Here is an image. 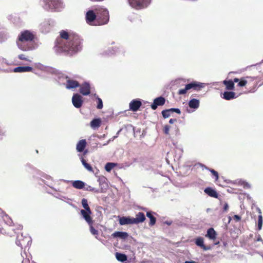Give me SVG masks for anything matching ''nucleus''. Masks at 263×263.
Segmentation results:
<instances>
[{
    "mask_svg": "<svg viewBox=\"0 0 263 263\" xmlns=\"http://www.w3.org/2000/svg\"><path fill=\"white\" fill-rule=\"evenodd\" d=\"M82 41L77 34L62 30L60 32V37L55 41V46L61 52L72 55L82 50Z\"/></svg>",
    "mask_w": 263,
    "mask_h": 263,
    "instance_id": "obj_1",
    "label": "nucleus"
},
{
    "mask_svg": "<svg viewBox=\"0 0 263 263\" xmlns=\"http://www.w3.org/2000/svg\"><path fill=\"white\" fill-rule=\"evenodd\" d=\"M35 35L31 31L26 30L21 31L17 36L16 43L17 47L22 51L32 50L35 48Z\"/></svg>",
    "mask_w": 263,
    "mask_h": 263,
    "instance_id": "obj_2",
    "label": "nucleus"
},
{
    "mask_svg": "<svg viewBox=\"0 0 263 263\" xmlns=\"http://www.w3.org/2000/svg\"><path fill=\"white\" fill-rule=\"evenodd\" d=\"M261 80L260 76L254 77L246 76L239 78V83L237 84V87L241 88L246 87L247 85L249 86V92H254L256 90L258 85V83Z\"/></svg>",
    "mask_w": 263,
    "mask_h": 263,
    "instance_id": "obj_3",
    "label": "nucleus"
},
{
    "mask_svg": "<svg viewBox=\"0 0 263 263\" xmlns=\"http://www.w3.org/2000/svg\"><path fill=\"white\" fill-rule=\"evenodd\" d=\"M97 13V23L98 25L106 24L109 20V15L108 10L102 6L95 8Z\"/></svg>",
    "mask_w": 263,
    "mask_h": 263,
    "instance_id": "obj_4",
    "label": "nucleus"
},
{
    "mask_svg": "<svg viewBox=\"0 0 263 263\" xmlns=\"http://www.w3.org/2000/svg\"><path fill=\"white\" fill-rule=\"evenodd\" d=\"M204 87V84L198 82L194 81L185 85L183 89H180L178 92V94L180 95H185L187 91L193 89L194 90L199 91Z\"/></svg>",
    "mask_w": 263,
    "mask_h": 263,
    "instance_id": "obj_5",
    "label": "nucleus"
},
{
    "mask_svg": "<svg viewBox=\"0 0 263 263\" xmlns=\"http://www.w3.org/2000/svg\"><path fill=\"white\" fill-rule=\"evenodd\" d=\"M45 6L52 11H60L63 8L62 0H44Z\"/></svg>",
    "mask_w": 263,
    "mask_h": 263,
    "instance_id": "obj_6",
    "label": "nucleus"
},
{
    "mask_svg": "<svg viewBox=\"0 0 263 263\" xmlns=\"http://www.w3.org/2000/svg\"><path fill=\"white\" fill-rule=\"evenodd\" d=\"M151 2V0H128L129 5L137 10L146 8Z\"/></svg>",
    "mask_w": 263,
    "mask_h": 263,
    "instance_id": "obj_7",
    "label": "nucleus"
},
{
    "mask_svg": "<svg viewBox=\"0 0 263 263\" xmlns=\"http://www.w3.org/2000/svg\"><path fill=\"white\" fill-rule=\"evenodd\" d=\"M239 78H235L233 80H225L223 81V84L226 87V89L228 90H233L235 89L234 83H239Z\"/></svg>",
    "mask_w": 263,
    "mask_h": 263,
    "instance_id": "obj_8",
    "label": "nucleus"
},
{
    "mask_svg": "<svg viewBox=\"0 0 263 263\" xmlns=\"http://www.w3.org/2000/svg\"><path fill=\"white\" fill-rule=\"evenodd\" d=\"M83 100L81 96L78 93H75L72 98V103L73 106L77 108H80L83 104Z\"/></svg>",
    "mask_w": 263,
    "mask_h": 263,
    "instance_id": "obj_9",
    "label": "nucleus"
},
{
    "mask_svg": "<svg viewBox=\"0 0 263 263\" xmlns=\"http://www.w3.org/2000/svg\"><path fill=\"white\" fill-rule=\"evenodd\" d=\"M86 21L88 24H91L93 21L97 22V13L93 10H88L85 16Z\"/></svg>",
    "mask_w": 263,
    "mask_h": 263,
    "instance_id": "obj_10",
    "label": "nucleus"
},
{
    "mask_svg": "<svg viewBox=\"0 0 263 263\" xmlns=\"http://www.w3.org/2000/svg\"><path fill=\"white\" fill-rule=\"evenodd\" d=\"M165 100L162 97H159L154 99L153 103L151 104V108L156 110L158 106H162L165 104Z\"/></svg>",
    "mask_w": 263,
    "mask_h": 263,
    "instance_id": "obj_11",
    "label": "nucleus"
},
{
    "mask_svg": "<svg viewBox=\"0 0 263 263\" xmlns=\"http://www.w3.org/2000/svg\"><path fill=\"white\" fill-rule=\"evenodd\" d=\"M141 105L142 103L139 100L134 99L130 102L129 106L130 110L137 111Z\"/></svg>",
    "mask_w": 263,
    "mask_h": 263,
    "instance_id": "obj_12",
    "label": "nucleus"
},
{
    "mask_svg": "<svg viewBox=\"0 0 263 263\" xmlns=\"http://www.w3.org/2000/svg\"><path fill=\"white\" fill-rule=\"evenodd\" d=\"M81 214L82 215L84 219L88 223V224H93V221L90 215L92 214L91 211H89V212L84 210H81L80 211Z\"/></svg>",
    "mask_w": 263,
    "mask_h": 263,
    "instance_id": "obj_13",
    "label": "nucleus"
},
{
    "mask_svg": "<svg viewBox=\"0 0 263 263\" xmlns=\"http://www.w3.org/2000/svg\"><path fill=\"white\" fill-rule=\"evenodd\" d=\"M80 92L84 96H87L90 93V86L89 83H84L80 86Z\"/></svg>",
    "mask_w": 263,
    "mask_h": 263,
    "instance_id": "obj_14",
    "label": "nucleus"
},
{
    "mask_svg": "<svg viewBox=\"0 0 263 263\" xmlns=\"http://www.w3.org/2000/svg\"><path fill=\"white\" fill-rule=\"evenodd\" d=\"M80 86L79 83L76 80H71L68 79L66 81V87L67 89H73L76 88Z\"/></svg>",
    "mask_w": 263,
    "mask_h": 263,
    "instance_id": "obj_15",
    "label": "nucleus"
},
{
    "mask_svg": "<svg viewBox=\"0 0 263 263\" xmlns=\"http://www.w3.org/2000/svg\"><path fill=\"white\" fill-rule=\"evenodd\" d=\"M145 216L143 213L139 212L136 214V218H133L134 224L142 223L145 220Z\"/></svg>",
    "mask_w": 263,
    "mask_h": 263,
    "instance_id": "obj_16",
    "label": "nucleus"
},
{
    "mask_svg": "<svg viewBox=\"0 0 263 263\" xmlns=\"http://www.w3.org/2000/svg\"><path fill=\"white\" fill-rule=\"evenodd\" d=\"M87 145L85 139L80 140L77 144L76 149L78 152H82L84 151Z\"/></svg>",
    "mask_w": 263,
    "mask_h": 263,
    "instance_id": "obj_17",
    "label": "nucleus"
},
{
    "mask_svg": "<svg viewBox=\"0 0 263 263\" xmlns=\"http://www.w3.org/2000/svg\"><path fill=\"white\" fill-rule=\"evenodd\" d=\"M204 192L205 194L211 197L215 198H217L218 197V194L216 191L211 187H208L205 188L204 190Z\"/></svg>",
    "mask_w": 263,
    "mask_h": 263,
    "instance_id": "obj_18",
    "label": "nucleus"
},
{
    "mask_svg": "<svg viewBox=\"0 0 263 263\" xmlns=\"http://www.w3.org/2000/svg\"><path fill=\"white\" fill-rule=\"evenodd\" d=\"M33 70L32 67L30 66H19L15 67L13 69V71L14 72H30Z\"/></svg>",
    "mask_w": 263,
    "mask_h": 263,
    "instance_id": "obj_19",
    "label": "nucleus"
},
{
    "mask_svg": "<svg viewBox=\"0 0 263 263\" xmlns=\"http://www.w3.org/2000/svg\"><path fill=\"white\" fill-rule=\"evenodd\" d=\"M236 98V93L231 90L224 91L223 93L222 98L226 100H231Z\"/></svg>",
    "mask_w": 263,
    "mask_h": 263,
    "instance_id": "obj_20",
    "label": "nucleus"
},
{
    "mask_svg": "<svg viewBox=\"0 0 263 263\" xmlns=\"http://www.w3.org/2000/svg\"><path fill=\"white\" fill-rule=\"evenodd\" d=\"M119 223L120 225L134 224L133 218L129 217H122L119 219Z\"/></svg>",
    "mask_w": 263,
    "mask_h": 263,
    "instance_id": "obj_21",
    "label": "nucleus"
},
{
    "mask_svg": "<svg viewBox=\"0 0 263 263\" xmlns=\"http://www.w3.org/2000/svg\"><path fill=\"white\" fill-rule=\"evenodd\" d=\"M154 215H156V213L152 211H148L146 213V216L150 219L149 222V226H153L156 224V218Z\"/></svg>",
    "mask_w": 263,
    "mask_h": 263,
    "instance_id": "obj_22",
    "label": "nucleus"
},
{
    "mask_svg": "<svg viewBox=\"0 0 263 263\" xmlns=\"http://www.w3.org/2000/svg\"><path fill=\"white\" fill-rule=\"evenodd\" d=\"M217 233L213 228L209 229L207 231V233L205 237L209 238L210 239L215 240L216 238Z\"/></svg>",
    "mask_w": 263,
    "mask_h": 263,
    "instance_id": "obj_23",
    "label": "nucleus"
},
{
    "mask_svg": "<svg viewBox=\"0 0 263 263\" xmlns=\"http://www.w3.org/2000/svg\"><path fill=\"white\" fill-rule=\"evenodd\" d=\"M195 242L197 246L201 247L204 250H208L210 249L209 247H207L204 245V239L202 237H197L195 239Z\"/></svg>",
    "mask_w": 263,
    "mask_h": 263,
    "instance_id": "obj_24",
    "label": "nucleus"
},
{
    "mask_svg": "<svg viewBox=\"0 0 263 263\" xmlns=\"http://www.w3.org/2000/svg\"><path fill=\"white\" fill-rule=\"evenodd\" d=\"M111 236L114 238L119 237L121 239H125L127 238L128 235L127 232H115L111 234Z\"/></svg>",
    "mask_w": 263,
    "mask_h": 263,
    "instance_id": "obj_25",
    "label": "nucleus"
},
{
    "mask_svg": "<svg viewBox=\"0 0 263 263\" xmlns=\"http://www.w3.org/2000/svg\"><path fill=\"white\" fill-rule=\"evenodd\" d=\"M72 185L77 189H82L85 187V183L81 180H76L72 182Z\"/></svg>",
    "mask_w": 263,
    "mask_h": 263,
    "instance_id": "obj_26",
    "label": "nucleus"
},
{
    "mask_svg": "<svg viewBox=\"0 0 263 263\" xmlns=\"http://www.w3.org/2000/svg\"><path fill=\"white\" fill-rule=\"evenodd\" d=\"M199 101L196 99H191L189 102V106L191 108L197 109L199 106Z\"/></svg>",
    "mask_w": 263,
    "mask_h": 263,
    "instance_id": "obj_27",
    "label": "nucleus"
},
{
    "mask_svg": "<svg viewBox=\"0 0 263 263\" xmlns=\"http://www.w3.org/2000/svg\"><path fill=\"white\" fill-rule=\"evenodd\" d=\"M90 126L93 129L99 128L101 125V120L100 118L95 119L90 122Z\"/></svg>",
    "mask_w": 263,
    "mask_h": 263,
    "instance_id": "obj_28",
    "label": "nucleus"
},
{
    "mask_svg": "<svg viewBox=\"0 0 263 263\" xmlns=\"http://www.w3.org/2000/svg\"><path fill=\"white\" fill-rule=\"evenodd\" d=\"M116 257L118 260L121 262H124L127 260V256L120 253H116Z\"/></svg>",
    "mask_w": 263,
    "mask_h": 263,
    "instance_id": "obj_29",
    "label": "nucleus"
},
{
    "mask_svg": "<svg viewBox=\"0 0 263 263\" xmlns=\"http://www.w3.org/2000/svg\"><path fill=\"white\" fill-rule=\"evenodd\" d=\"M258 213L259 215L258 217V230H260L261 229L262 226V216L261 215V210L259 209H258Z\"/></svg>",
    "mask_w": 263,
    "mask_h": 263,
    "instance_id": "obj_30",
    "label": "nucleus"
},
{
    "mask_svg": "<svg viewBox=\"0 0 263 263\" xmlns=\"http://www.w3.org/2000/svg\"><path fill=\"white\" fill-rule=\"evenodd\" d=\"M81 203H82V206L84 209V210L87 211L89 212V211H91L90 208L88 205L87 200L86 199H85V198L82 199Z\"/></svg>",
    "mask_w": 263,
    "mask_h": 263,
    "instance_id": "obj_31",
    "label": "nucleus"
},
{
    "mask_svg": "<svg viewBox=\"0 0 263 263\" xmlns=\"http://www.w3.org/2000/svg\"><path fill=\"white\" fill-rule=\"evenodd\" d=\"M81 162L83 164V165H84V166L90 172H92L93 171V169H92V167H91V166L88 164V163L86 162V161H85V160H84L83 159V158H81Z\"/></svg>",
    "mask_w": 263,
    "mask_h": 263,
    "instance_id": "obj_32",
    "label": "nucleus"
},
{
    "mask_svg": "<svg viewBox=\"0 0 263 263\" xmlns=\"http://www.w3.org/2000/svg\"><path fill=\"white\" fill-rule=\"evenodd\" d=\"M206 170H208L209 171H210L212 173V174L213 175V176L215 178V181H218V180L219 179V175H218V172L217 171H215L213 169H211V168H206Z\"/></svg>",
    "mask_w": 263,
    "mask_h": 263,
    "instance_id": "obj_33",
    "label": "nucleus"
},
{
    "mask_svg": "<svg viewBox=\"0 0 263 263\" xmlns=\"http://www.w3.org/2000/svg\"><path fill=\"white\" fill-rule=\"evenodd\" d=\"M116 165L115 163L108 162L106 163L105 166V170L107 172H110Z\"/></svg>",
    "mask_w": 263,
    "mask_h": 263,
    "instance_id": "obj_34",
    "label": "nucleus"
},
{
    "mask_svg": "<svg viewBox=\"0 0 263 263\" xmlns=\"http://www.w3.org/2000/svg\"><path fill=\"white\" fill-rule=\"evenodd\" d=\"M96 99L97 101V108L99 109H101L103 108V102L102 99L99 98L98 96L96 97Z\"/></svg>",
    "mask_w": 263,
    "mask_h": 263,
    "instance_id": "obj_35",
    "label": "nucleus"
},
{
    "mask_svg": "<svg viewBox=\"0 0 263 263\" xmlns=\"http://www.w3.org/2000/svg\"><path fill=\"white\" fill-rule=\"evenodd\" d=\"M171 112V111L169 110V109H165V110H162L161 113H162L163 117L165 119V118H168L170 116Z\"/></svg>",
    "mask_w": 263,
    "mask_h": 263,
    "instance_id": "obj_36",
    "label": "nucleus"
},
{
    "mask_svg": "<svg viewBox=\"0 0 263 263\" xmlns=\"http://www.w3.org/2000/svg\"><path fill=\"white\" fill-rule=\"evenodd\" d=\"M85 190L86 191H91V192H94V193H99V192L98 189H97L96 188H95V187H92L91 186H90V185L87 186L85 188Z\"/></svg>",
    "mask_w": 263,
    "mask_h": 263,
    "instance_id": "obj_37",
    "label": "nucleus"
},
{
    "mask_svg": "<svg viewBox=\"0 0 263 263\" xmlns=\"http://www.w3.org/2000/svg\"><path fill=\"white\" fill-rule=\"evenodd\" d=\"M92 224H89L91 233L93 235H98V231L95 229V228L92 226Z\"/></svg>",
    "mask_w": 263,
    "mask_h": 263,
    "instance_id": "obj_38",
    "label": "nucleus"
},
{
    "mask_svg": "<svg viewBox=\"0 0 263 263\" xmlns=\"http://www.w3.org/2000/svg\"><path fill=\"white\" fill-rule=\"evenodd\" d=\"M170 129V126L168 125H165L163 128V132L164 133V134L166 135H168Z\"/></svg>",
    "mask_w": 263,
    "mask_h": 263,
    "instance_id": "obj_39",
    "label": "nucleus"
},
{
    "mask_svg": "<svg viewBox=\"0 0 263 263\" xmlns=\"http://www.w3.org/2000/svg\"><path fill=\"white\" fill-rule=\"evenodd\" d=\"M18 58L21 60H24V61H29L28 59L25 57V55L24 54H21L18 55Z\"/></svg>",
    "mask_w": 263,
    "mask_h": 263,
    "instance_id": "obj_40",
    "label": "nucleus"
},
{
    "mask_svg": "<svg viewBox=\"0 0 263 263\" xmlns=\"http://www.w3.org/2000/svg\"><path fill=\"white\" fill-rule=\"evenodd\" d=\"M169 110L171 111V112H176L177 114H181V111L178 108H170L169 109Z\"/></svg>",
    "mask_w": 263,
    "mask_h": 263,
    "instance_id": "obj_41",
    "label": "nucleus"
},
{
    "mask_svg": "<svg viewBox=\"0 0 263 263\" xmlns=\"http://www.w3.org/2000/svg\"><path fill=\"white\" fill-rule=\"evenodd\" d=\"M5 136V132L0 127V140H2L3 137Z\"/></svg>",
    "mask_w": 263,
    "mask_h": 263,
    "instance_id": "obj_42",
    "label": "nucleus"
},
{
    "mask_svg": "<svg viewBox=\"0 0 263 263\" xmlns=\"http://www.w3.org/2000/svg\"><path fill=\"white\" fill-rule=\"evenodd\" d=\"M228 208H229V205H228V203H226L223 206V211H224V212L227 211V210H228Z\"/></svg>",
    "mask_w": 263,
    "mask_h": 263,
    "instance_id": "obj_43",
    "label": "nucleus"
},
{
    "mask_svg": "<svg viewBox=\"0 0 263 263\" xmlns=\"http://www.w3.org/2000/svg\"><path fill=\"white\" fill-rule=\"evenodd\" d=\"M234 219L236 221H239L240 220V217L238 215H235L234 216Z\"/></svg>",
    "mask_w": 263,
    "mask_h": 263,
    "instance_id": "obj_44",
    "label": "nucleus"
},
{
    "mask_svg": "<svg viewBox=\"0 0 263 263\" xmlns=\"http://www.w3.org/2000/svg\"><path fill=\"white\" fill-rule=\"evenodd\" d=\"M177 121V119H171L169 121V123L170 124H173L174 123Z\"/></svg>",
    "mask_w": 263,
    "mask_h": 263,
    "instance_id": "obj_45",
    "label": "nucleus"
},
{
    "mask_svg": "<svg viewBox=\"0 0 263 263\" xmlns=\"http://www.w3.org/2000/svg\"><path fill=\"white\" fill-rule=\"evenodd\" d=\"M22 263H35V262H30L29 259H24L22 261Z\"/></svg>",
    "mask_w": 263,
    "mask_h": 263,
    "instance_id": "obj_46",
    "label": "nucleus"
},
{
    "mask_svg": "<svg viewBox=\"0 0 263 263\" xmlns=\"http://www.w3.org/2000/svg\"><path fill=\"white\" fill-rule=\"evenodd\" d=\"M199 165L202 168H205L206 170V168H208L207 166H206L205 165L203 164H201V163H200L199 164Z\"/></svg>",
    "mask_w": 263,
    "mask_h": 263,
    "instance_id": "obj_47",
    "label": "nucleus"
},
{
    "mask_svg": "<svg viewBox=\"0 0 263 263\" xmlns=\"http://www.w3.org/2000/svg\"><path fill=\"white\" fill-rule=\"evenodd\" d=\"M184 263H198V262L196 261H193V260H191V261H185Z\"/></svg>",
    "mask_w": 263,
    "mask_h": 263,
    "instance_id": "obj_48",
    "label": "nucleus"
},
{
    "mask_svg": "<svg viewBox=\"0 0 263 263\" xmlns=\"http://www.w3.org/2000/svg\"><path fill=\"white\" fill-rule=\"evenodd\" d=\"M257 241H262V238H261V237H260V235H259V236H258V238H257Z\"/></svg>",
    "mask_w": 263,
    "mask_h": 263,
    "instance_id": "obj_49",
    "label": "nucleus"
},
{
    "mask_svg": "<svg viewBox=\"0 0 263 263\" xmlns=\"http://www.w3.org/2000/svg\"><path fill=\"white\" fill-rule=\"evenodd\" d=\"M18 241H17V242ZM17 245L20 246L21 248H23V246L24 245V244H23L22 243H20H20H17Z\"/></svg>",
    "mask_w": 263,
    "mask_h": 263,
    "instance_id": "obj_50",
    "label": "nucleus"
},
{
    "mask_svg": "<svg viewBox=\"0 0 263 263\" xmlns=\"http://www.w3.org/2000/svg\"><path fill=\"white\" fill-rule=\"evenodd\" d=\"M87 153V151H85L84 153V155H85Z\"/></svg>",
    "mask_w": 263,
    "mask_h": 263,
    "instance_id": "obj_51",
    "label": "nucleus"
},
{
    "mask_svg": "<svg viewBox=\"0 0 263 263\" xmlns=\"http://www.w3.org/2000/svg\"><path fill=\"white\" fill-rule=\"evenodd\" d=\"M0 232H1V228H0Z\"/></svg>",
    "mask_w": 263,
    "mask_h": 263,
    "instance_id": "obj_52",
    "label": "nucleus"
}]
</instances>
